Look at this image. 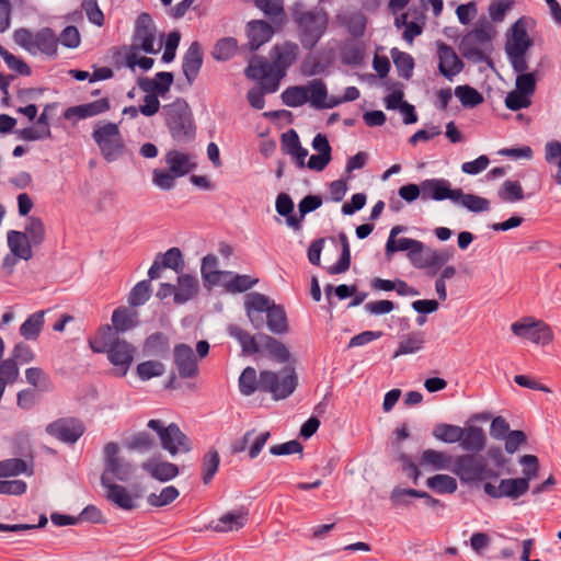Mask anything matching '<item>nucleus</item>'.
Segmentation results:
<instances>
[{
  "instance_id": "f257e3e1",
  "label": "nucleus",
  "mask_w": 561,
  "mask_h": 561,
  "mask_svg": "<svg viewBox=\"0 0 561 561\" xmlns=\"http://www.w3.org/2000/svg\"><path fill=\"white\" fill-rule=\"evenodd\" d=\"M298 56V44L294 42L277 44L271 50L272 62L262 59L252 60L245 69V76L249 79L257 80L264 91L273 93L277 91L279 81Z\"/></svg>"
},
{
  "instance_id": "f03ea898",
  "label": "nucleus",
  "mask_w": 561,
  "mask_h": 561,
  "mask_svg": "<svg viewBox=\"0 0 561 561\" xmlns=\"http://www.w3.org/2000/svg\"><path fill=\"white\" fill-rule=\"evenodd\" d=\"M533 46V41L527 34L526 23L523 19L517 20L507 34L505 53L510 64L517 73L515 79V89L522 93L533 96L536 91V72L528 70V49Z\"/></svg>"
},
{
  "instance_id": "7ed1b4c3",
  "label": "nucleus",
  "mask_w": 561,
  "mask_h": 561,
  "mask_svg": "<svg viewBox=\"0 0 561 561\" xmlns=\"http://www.w3.org/2000/svg\"><path fill=\"white\" fill-rule=\"evenodd\" d=\"M90 346L94 353H106L117 377H124L127 374L136 354L133 344L114 336L111 325L101 328L95 337L90 341Z\"/></svg>"
},
{
  "instance_id": "20e7f679",
  "label": "nucleus",
  "mask_w": 561,
  "mask_h": 561,
  "mask_svg": "<svg viewBox=\"0 0 561 561\" xmlns=\"http://www.w3.org/2000/svg\"><path fill=\"white\" fill-rule=\"evenodd\" d=\"M244 309L251 324L255 329L263 328L264 319L262 314L265 313L266 324L272 333L284 334L288 332V322L284 308L276 305L270 297L260 293H251L245 298Z\"/></svg>"
},
{
  "instance_id": "39448f33",
  "label": "nucleus",
  "mask_w": 561,
  "mask_h": 561,
  "mask_svg": "<svg viewBox=\"0 0 561 561\" xmlns=\"http://www.w3.org/2000/svg\"><path fill=\"white\" fill-rule=\"evenodd\" d=\"M293 21L297 25L298 38L305 49H312L327 32L329 15L322 8L304 10L296 8Z\"/></svg>"
},
{
  "instance_id": "423d86ee",
  "label": "nucleus",
  "mask_w": 561,
  "mask_h": 561,
  "mask_svg": "<svg viewBox=\"0 0 561 561\" xmlns=\"http://www.w3.org/2000/svg\"><path fill=\"white\" fill-rule=\"evenodd\" d=\"M165 124L172 138L178 142H188L195 137L192 112L187 102L176 99L163 106Z\"/></svg>"
},
{
  "instance_id": "0eeeda50",
  "label": "nucleus",
  "mask_w": 561,
  "mask_h": 561,
  "mask_svg": "<svg viewBox=\"0 0 561 561\" xmlns=\"http://www.w3.org/2000/svg\"><path fill=\"white\" fill-rule=\"evenodd\" d=\"M451 472L457 476L462 483L497 479L500 476L497 471L489 468L483 456L471 453L455 456Z\"/></svg>"
},
{
  "instance_id": "6e6552de",
  "label": "nucleus",
  "mask_w": 561,
  "mask_h": 561,
  "mask_svg": "<svg viewBox=\"0 0 561 561\" xmlns=\"http://www.w3.org/2000/svg\"><path fill=\"white\" fill-rule=\"evenodd\" d=\"M92 139L98 145L101 156L107 162H114L124 156L126 145L117 124L100 122L95 124Z\"/></svg>"
},
{
  "instance_id": "1a4fd4ad",
  "label": "nucleus",
  "mask_w": 561,
  "mask_h": 561,
  "mask_svg": "<svg viewBox=\"0 0 561 561\" xmlns=\"http://www.w3.org/2000/svg\"><path fill=\"white\" fill-rule=\"evenodd\" d=\"M117 443L110 442L103 447L104 470L101 474V483L118 480L127 482L134 474L135 468L131 462L121 455Z\"/></svg>"
},
{
  "instance_id": "9d476101",
  "label": "nucleus",
  "mask_w": 561,
  "mask_h": 561,
  "mask_svg": "<svg viewBox=\"0 0 561 561\" xmlns=\"http://www.w3.org/2000/svg\"><path fill=\"white\" fill-rule=\"evenodd\" d=\"M298 383L293 367H285L279 373L262 370L260 374V390L271 393L275 400L289 397Z\"/></svg>"
},
{
  "instance_id": "9b49d317",
  "label": "nucleus",
  "mask_w": 561,
  "mask_h": 561,
  "mask_svg": "<svg viewBox=\"0 0 561 561\" xmlns=\"http://www.w3.org/2000/svg\"><path fill=\"white\" fill-rule=\"evenodd\" d=\"M493 35V27L488 21L479 23L461 38L459 49L462 56L474 62L483 61L484 49L490 45Z\"/></svg>"
},
{
  "instance_id": "f8f14e48",
  "label": "nucleus",
  "mask_w": 561,
  "mask_h": 561,
  "mask_svg": "<svg viewBox=\"0 0 561 561\" xmlns=\"http://www.w3.org/2000/svg\"><path fill=\"white\" fill-rule=\"evenodd\" d=\"M536 478V470H524L522 478L502 479L497 484L485 482L483 484L484 493L492 499L517 500L525 495L529 490V482Z\"/></svg>"
},
{
  "instance_id": "ddd939ff",
  "label": "nucleus",
  "mask_w": 561,
  "mask_h": 561,
  "mask_svg": "<svg viewBox=\"0 0 561 561\" xmlns=\"http://www.w3.org/2000/svg\"><path fill=\"white\" fill-rule=\"evenodd\" d=\"M511 331L515 336L541 346L554 339L552 328L547 322L530 316L512 323Z\"/></svg>"
},
{
  "instance_id": "4468645a",
  "label": "nucleus",
  "mask_w": 561,
  "mask_h": 561,
  "mask_svg": "<svg viewBox=\"0 0 561 561\" xmlns=\"http://www.w3.org/2000/svg\"><path fill=\"white\" fill-rule=\"evenodd\" d=\"M147 426L158 434L161 446L172 456L178 453H188L192 449L190 439L176 424L171 423L165 426L161 420H150Z\"/></svg>"
},
{
  "instance_id": "2eb2a0df",
  "label": "nucleus",
  "mask_w": 561,
  "mask_h": 561,
  "mask_svg": "<svg viewBox=\"0 0 561 561\" xmlns=\"http://www.w3.org/2000/svg\"><path fill=\"white\" fill-rule=\"evenodd\" d=\"M157 30L156 25L148 13H141L136 21L131 50H142L147 54H157L162 47V43L158 42L154 47Z\"/></svg>"
},
{
  "instance_id": "dca6fc26",
  "label": "nucleus",
  "mask_w": 561,
  "mask_h": 561,
  "mask_svg": "<svg viewBox=\"0 0 561 561\" xmlns=\"http://www.w3.org/2000/svg\"><path fill=\"white\" fill-rule=\"evenodd\" d=\"M46 432L57 439L73 444L84 433V425L76 419H59L47 425Z\"/></svg>"
},
{
  "instance_id": "f3484780",
  "label": "nucleus",
  "mask_w": 561,
  "mask_h": 561,
  "mask_svg": "<svg viewBox=\"0 0 561 561\" xmlns=\"http://www.w3.org/2000/svg\"><path fill=\"white\" fill-rule=\"evenodd\" d=\"M174 365L181 378H194L198 374L197 357L187 344L174 346Z\"/></svg>"
},
{
  "instance_id": "a211bd4d",
  "label": "nucleus",
  "mask_w": 561,
  "mask_h": 561,
  "mask_svg": "<svg viewBox=\"0 0 561 561\" xmlns=\"http://www.w3.org/2000/svg\"><path fill=\"white\" fill-rule=\"evenodd\" d=\"M437 55L439 59L438 70L445 78L451 80L453 77L462 71L463 62L449 45L439 43Z\"/></svg>"
},
{
  "instance_id": "6ab92c4d",
  "label": "nucleus",
  "mask_w": 561,
  "mask_h": 561,
  "mask_svg": "<svg viewBox=\"0 0 561 561\" xmlns=\"http://www.w3.org/2000/svg\"><path fill=\"white\" fill-rule=\"evenodd\" d=\"M164 160L169 170L176 178L188 174L197 165L194 154L175 149L169 150L164 156Z\"/></svg>"
},
{
  "instance_id": "aec40b11",
  "label": "nucleus",
  "mask_w": 561,
  "mask_h": 561,
  "mask_svg": "<svg viewBox=\"0 0 561 561\" xmlns=\"http://www.w3.org/2000/svg\"><path fill=\"white\" fill-rule=\"evenodd\" d=\"M305 89L308 102L314 108H333L339 105V102L333 101V96L328 98L327 85L321 79L309 81Z\"/></svg>"
},
{
  "instance_id": "412c9836",
  "label": "nucleus",
  "mask_w": 561,
  "mask_h": 561,
  "mask_svg": "<svg viewBox=\"0 0 561 561\" xmlns=\"http://www.w3.org/2000/svg\"><path fill=\"white\" fill-rule=\"evenodd\" d=\"M141 468L151 478L160 482H168L176 478L180 473L179 467L175 463L164 461L158 458H152L142 462Z\"/></svg>"
},
{
  "instance_id": "4be33fe9",
  "label": "nucleus",
  "mask_w": 561,
  "mask_h": 561,
  "mask_svg": "<svg viewBox=\"0 0 561 561\" xmlns=\"http://www.w3.org/2000/svg\"><path fill=\"white\" fill-rule=\"evenodd\" d=\"M423 199L454 202L456 190L450 187L449 181L445 179H428L422 182Z\"/></svg>"
},
{
  "instance_id": "5701e85b",
  "label": "nucleus",
  "mask_w": 561,
  "mask_h": 561,
  "mask_svg": "<svg viewBox=\"0 0 561 561\" xmlns=\"http://www.w3.org/2000/svg\"><path fill=\"white\" fill-rule=\"evenodd\" d=\"M203 64V51L197 42H193L183 56L182 70L191 84L197 77Z\"/></svg>"
},
{
  "instance_id": "b1692460",
  "label": "nucleus",
  "mask_w": 561,
  "mask_h": 561,
  "mask_svg": "<svg viewBox=\"0 0 561 561\" xmlns=\"http://www.w3.org/2000/svg\"><path fill=\"white\" fill-rule=\"evenodd\" d=\"M460 447L471 454H479L486 445L484 431L476 425L462 427V437L459 440Z\"/></svg>"
},
{
  "instance_id": "393cba45",
  "label": "nucleus",
  "mask_w": 561,
  "mask_h": 561,
  "mask_svg": "<svg viewBox=\"0 0 561 561\" xmlns=\"http://www.w3.org/2000/svg\"><path fill=\"white\" fill-rule=\"evenodd\" d=\"M455 456L436 449H425L421 455L420 465L436 471L450 470Z\"/></svg>"
},
{
  "instance_id": "a878e982",
  "label": "nucleus",
  "mask_w": 561,
  "mask_h": 561,
  "mask_svg": "<svg viewBox=\"0 0 561 561\" xmlns=\"http://www.w3.org/2000/svg\"><path fill=\"white\" fill-rule=\"evenodd\" d=\"M7 243L10 252L23 261H30L33 257V244L22 231L9 230L7 232Z\"/></svg>"
},
{
  "instance_id": "bb28decb",
  "label": "nucleus",
  "mask_w": 561,
  "mask_h": 561,
  "mask_svg": "<svg viewBox=\"0 0 561 561\" xmlns=\"http://www.w3.org/2000/svg\"><path fill=\"white\" fill-rule=\"evenodd\" d=\"M110 107L111 106L108 99L102 98L90 103H84L67 108V111L65 112V117L70 118L72 116H76L79 119H84L88 117H93L102 113H105L110 110Z\"/></svg>"
},
{
  "instance_id": "cd10ccee",
  "label": "nucleus",
  "mask_w": 561,
  "mask_h": 561,
  "mask_svg": "<svg viewBox=\"0 0 561 561\" xmlns=\"http://www.w3.org/2000/svg\"><path fill=\"white\" fill-rule=\"evenodd\" d=\"M274 34L272 26L265 21H251L248 23V37L251 50L259 49L268 42Z\"/></svg>"
},
{
  "instance_id": "c85d7f7f",
  "label": "nucleus",
  "mask_w": 561,
  "mask_h": 561,
  "mask_svg": "<svg viewBox=\"0 0 561 561\" xmlns=\"http://www.w3.org/2000/svg\"><path fill=\"white\" fill-rule=\"evenodd\" d=\"M101 484L105 489V497L111 503L127 511L135 507L134 499L125 486L116 484L114 481Z\"/></svg>"
},
{
  "instance_id": "c756f323",
  "label": "nucleus",
  "mask_w": 561,
  "mask_h": 561,
  "mask_svg": "<svg viewBox=\"0 0 561 561\" xmlns=\"http://www.w3.org/2000/svg\"><path fill=\"white\" fill-rule=\"evenodd\" d=\"M32 461L20 458H9L0 461V478H12L20 474L33 476Z\"/></svg>"
},
{
  "instance_id": "7c9ffc66",
  "label": "nucleus",
  "mask_w": 561,
  "mask_h": 561,
  "mask_svg": "<svg viewBox=\"0 0 561 561\" xmlns=\"http://www.w3.org/2000/svg\"><path fill=\"white\" fill-rule=\"evenodd\" d=\"M248 520V513L243 510L224 514L214 525V530L219 533L236 531L241 529Z\"/></svg>"
},
{
  "instance_id": "2f4dec72",
  "label": "nucleus",
  "mask_w": 561,
  "mask_h": 561,
  "mask_svg": "<svg viewBox=\"0 0 561 561\" xmlns=\"http://www.w3.org/2000/svg\"><path fill=\"white\" fill-rule=\"evenodd\" d=\"M257 283L248 275H239L227 271L218 286H222L228 293H243Z\"/></svg>"
},
{
  "instance_id": "473e14b6",
  "label": "nucleus",
  "mask_w": 561,
  "mask_h": 561,
  "mask_svg": "<svg viewBox=\"0 0 561 561\" xmlns=\"http://www.w3.org/2000/svg\"><path fill=\"white\" fill-rule=\"evenodd\" d=\"M137 312L126 307H118L113 311L111 327L114 331V336H117L118 332H126L135 328L138 323Z\"/></svg>"
},
{
  "instance_id": "72a5a7b5",
  "label": "nucleus",
  "mask_w": 561,
  "mask_h": 561,
  "mask_svg": "<svg viewBox=\"0 0 561 561\" xmlns=\"http://www.w3.org/2000/svg\"><path fill=\"white\" fill-rule=\"evenodd\" d=\"M198 291V280L188 274H181L175 286L174 301L176 304H185L192 299Z\"/></svg>"
},
{
  "instance_id": "f704fd0d",
  "label": "nucleus",
  "mask_w": 561,
  "mask_h": 561,
  "mask_svg": "<svg viewBox=\"0 0 561 561\" xmlns=\"http://www.w3.org/2000/svg\"><path fill=\"white\" fill-rule=\"evenodd\" d=\"M453 203L458 204L472 213L490 210L489 199L474 194H466L460 188H456Z\"/></svg>"
},
{
  "instance_id": "c9c22d12",
  "label": "nucleus",
  "mask_w": 561,
  "mask_h": 561,
  "mask_svg": "<svg viewBox=\"0 0 561 561\" xmlns=\"http://www.w3.org/2000/svg\"><path fill=\"white\" fill-rule=\"evenodd\" d=\"M58 39L50 28H43L35 34L31 54L43 53L53 56L57 51Z\"/></svg>"
},
{
  "instance_id": "e433bc0d",
  "label": "nucleus",
  "mask_w": 561,
  "mask_h": 561,
  "mask_svg": "<svg viewBox=\"0 0 561 561\" xmlns=\"http://www.w3.org/2000/svg\"><path fill=\"white\" fill-rule=\"evenodd\" d=\"M228 332L230 336L240 343L244 354H254L260 351L259 335H251L248 331L237 324H230L228 327Z\"/></svg>"
},
{
  "instance_id": "4c0bfd02",
  "label": "nucleus",
  "mask_w": 561,
  "mask_h": 561,
  "mask_svg": "<svg viewBox=\"0 0 561 561\" xmlns=\"http://www.w3.org/2000/svg\"><path fill=\"white\" fill-rule=\"evenodd\" d=\"M260 350H265L278 363H286L290 353L288 348L276 339L267 334H259Z\"/></svg>"
},
{
  "instance_id": "58836bf2",
  "label": "nucleus",
  "mask_w": 561,
  "mask_h": 561,
  "mask_svg": "<svg viewBox=\"0 0 561 561\" xmlns=\"http://www.w3.org/2000/svg\"><path fill=\"white\" fill-rule=\"evenodd\" d=\"M425 337L424 333L416 331L405 334L399 342L398 350L394 352L393 357L401 355H409L420 352L424 346Z\"/></svg>"
},
{
  "instance_id": "ea45409f",
  "label": "nucleus",
  "mask_w": 561,
  "mask_h": 561,
  "mask_svg": "<svg viewBox=\"0 0 561 561\" xmlns=\"http://www.w3.org/2000/svg\"><path fill=\"white\" fill-rule=\"evenodd\" d=\"M276 211L286 217V224L289 228L294 230L301 229V219H298L295 215H293L294 210V202L291 197L286 193H280L276 198Z\"/></svg>"
},
{
  "instance_id": "a19ab883",
  "label": "nucleus",
  "mask_w": 561,
  "mask_h": 561,
  "mask_svg": "<svg viewBox=\"0 0 561 561\" xmlns=\"http://www.w3.org/2000/svg\"><path fill=\"white\" fill-rule=\"evenodd\" d=\"M218 260L215 255L208 254L202 261L201 273L203 279L211 286H218L227 271L217 270Z\"/></svg>"
},
{
  "instance_id": "79ce46f5",
  "label": "nucleus",
  "mask_w": 561,
  "mask_h": 561,
  "mask_svg": "<svg viewBox=\"0 0 561 561\" xmlns=\"http://www.w3.org/2000/svg\"><path fill=\"white\" fill-rule=\"evenodd\" d=\"M545 160L557 168L552 179L561 185V142L559 140H550L545 145Z\"/></svg>"
},
{
  "instance_id": "37998d69",
  "label": "nucleus",
  "mask_w": 561,
  "mask_h": 561,
  "mask_svg": "<svg viewBox=\"0 0 561 561\" xmlns=\"http://www.w3.org/2000/svg\"><path fill=\"white\" fill-rule=\"evenodd\" d=\"M22 233L27 237L34 247L41 245L46 238V230L41 218L31 216L26 219L24 231Z\"/></svg>"
},
{
  "instance_id": "c03bdc74",
  "label": "nucleus",
  "mask_w": 561,
  "mask_h": 561,
  "mask_svg": "<svg viewBox=\"0 0 561 561\" xmlns=\"http://www.w3.org/2000/svg\"><path fill=\"white\" fill-rule=\"evenodd\" d=\"M390 55L397 68L399 77L403 79H410L413 75L414 69L413 57L408 53L399 50L398 48H392L390 50Z\"/></svg>"
},
{
  "instance_id": "a18cd8bd",
  "label": "nucleus",
  "mask_w": 561,
  "mask_h": 561,
  "mask_svg": "<svg viewBox=\"0 0 561 561\" xmlns=\"http://www.w3.org/2000/svg\"><path fill=\"white\" fill-rule=\"evenodd\" d=\"M45 311L31 314L20 327V334L26 340H36L44 325Z\"/></svg>"
},
{
  "instance_id": "49530a36",
  "label": "nucleus",
  "mask_w": 561,
  "mask_h": 561,
  "mask_svg": "<svg viewBox=\"0 0 561 561\" xmlns=\"http://www.w3.org/2000/svg\"><path fill=\"white\" fill-rule=\"evenodd\" d=\"M142 348L148 356H163L169 351V340L163 333H153L146 339Z\"/></svg>"
},
{
  "instance_id": "de8ad7c7",
  "label": "nucleus",
  "mask_w": 561,
  "mask_h": 561,
  "mask_svg": "<svg viewBox=\"0 0 561 561\" xmlns=\"http://www.w3.org/2000/svg\"><path fill=\"white\" fill-rule=\"evenodd\" d=\"M432 435L446 444L459 443L462 437V427L454 424L439 423L437 424Z\"/></svg>"
},
{
  "instance_id": "09e8293b",
  "label": "nucleus",
  "mask_w": 561,
  "mask_h": 561,
  "mask_svg": "<svg viewBox=\"0 0 561 561\" xmlns=\"http://www.w3.org/2000/svg\"><path fill=\"white\" fill-rule=\"evenodd\" d=\"M426 485L439 494H451L456 492L457 480L448 474H435L426 480Z\"/></svg>"
},
{
  "instance_id": "8fccbe9b",
  "label": "nucleus",
  "mask_w": 561,
  "mask_h": 561,
  "mask_svg": "<svg viewBox=\"0 0 561 561\" xmlns=\"http://www.w3.org/2000/svg\"><path fill=\"white\" fill-rule=\"evenodd\" d=\"M455 95L463 107L473 108L483 103V95L474 88L463 84L455 88Z\"/></svg>"
},
{
  "instance_id": "3c124183",
  "label": "nucleus",
  "mask_w": 561,
  "mask_h": 561,
  "mask_svg": "<svg viewBox=\"0 0 561 561\" xmlns=\"http://www.w3.org/2000/svg\"><path fill=\"white\" fill-rule=\"evenodd\" d=\"M156 259L160 261L163 268H171L178 274H181L185 266L183 254L181 250L175 247L170 248L164 253L158 254Z\"/></svg>"
},
{
  "instance_id": "603ef678",
  "label": "nucleus",
  "mask_w": 561,
  "mask_h": 561,
  "mask_svg": "<svg viewBox=\"0 0 561 561\" xmlns=\"http://www.w3.org/2000/svg\"><path fill=\"white\" fill-rule=\"evenodd\" d=\"M422 248V242L419 240L410 239V238H399L392 240V238H388L386 243V255L388 259L398 251H408L411 253L417 249Z\"/></svg>"
},
{
  "instance_id": "864d4df0",
  "label": "nucleus",
  "mask_w": 561,
  "mask_h": 561,
  "mask_svg": "<svg viewBox=\"0 0 561 561\" xmlns=\"http://www.w3.org/2000/svg\"><path fill=\"white\" fill-rule=\"evenodd\" d=\"M339 239L342 247V253L340 260L334 265L329 267L328 271L331 275L345 273L351 265V250L347 236L344 232H341L339 234Z\"/></svg>"
},
{
  "instance_id": "5fc2aeb1",
  "label": "nucleus",
  "mask_w": 561,
  "mask_h": 561,
  "mask_svg": "<svg viewBox=\"0 0 561 561\" xmlns=\"http://www.w3.org/2000/svg\"><path fill=\"white\" fill-rule=\"evenodd\" d=\"M179 495V490L173 485H169L163 488L159 493H150L147 496V503L154 507H162L174 502Z\"/></svg>"
},
{
  "instance_id": "6e6d98bb",
  "label": "nucleus",
  "mask_w": 561,
  "mask_h": 561,
  "mask_svg": "<svg viewBox=\"0 0 561 561\" xmlns=\"http://www.w3.org/2000/svg\"><path fill=\"white\" fill-rule=\"evenodd\" d=\"M165 366L159 360H146L139 363L136 367V374L142 381H148L151 378L160 377L164 374Z\"/></svg>"
},
{
  "instance_id": "4d7b16f0",
  "label": "nucleus",
  "mask_w": 561,
  "mask_h": 561,
  "mask_svg": "<svg viewBox=\"0 0 561 561\" xmlns=\"http://www.w3.org/2000/svg\"><path fill=\"white\" fill-rule=\"evenodd\" d=\"M239 389L243 396H251L256 390H260V378L257 379L256 370L253 367H247L241 373Z\"/></svg>"
},
{
  "instance_id": "13d9d810",
  "label": "nucleus",
  "mask_w": 561,
  "mask_h": 561,
  "mask_svg": "<svg viewBox=\"0 0 561 561\" xmlns=\"http://www.w3.org/2000/svg\"><path fill=\"white\" fill-rule=\"evenodd\" d=\"M220 463V457L216 449H209L203 457L202 472L203 482L208 484L214 478Z\"/></svg>"
},
{
  "instance_id": "bf43d9fd",
  "label": "nucleus",
  "mask_w": 561,
  "mask_h": 561,
  "mask_svg": "<svg viewBox=\"0 0 561 561\" xmlns=\"http://www.w3.org/2000/svg\"><path fill=\"white\" fill-rule=\"evenodd\" d=\"M497 195L500 199L507 203H515L524 199L523 187L517 181H505L500 187Z\"/></svg>"
},
{
  "instance_id": "052dcab7",
  "label": "nucleus",
  "mask_w": 561,
  "mask_h": 561,
  "mask_svg": "<svg viewBox=\"0 0 561 561\" xmlns=\"http://www.w3.org/2000/svg\"><path fill=\"white\" fill-rule=\"evenodd\" d=\"M305 85L289 87L282 93L284 104L290 107H298L308 102Z\"/></svg>"
},
{
  "instance_id": "680f3d73",
  "label": "nucleus",
  "mask_w": 561,
  "mask_h": 561,
  "mask_svg": "<svg viewBox=\"0 0 561 561\" xmlns=\"http://www.w3.org/2000/svg\"><path fill=\"white\" fill-rule=\"evenodd\" d=\"M255 5L262 10L265 15L274 22H283L284 8L283 0H255Z\"/></svg>"
},
{
  "instance_id": "e2e57ef3",
  "label": "nucleus",
  "mask_w": 561,
  "mask_h": 561,
  "mask_svg": "<svg viewBox=\"0 0 561 561\" xmlns=\"http://www.w3.org/2000/svg\"><path fill=\"white\" fill-rule=\"evenodd\" d=\"M237 41L233 37L219 39L213 50V57L216 60H228L237 51Z\"/></svg>"
},
{
  "instance_id": "0e129e2a",
  "label": "nucleus",
  "mask_w": 561,
  "mask_h": 561,
  "mask_svg": "<svg viewBox=\"0 0 561 561\" xmlns=\"http://www.w3.org/2000/svg\"><path fill=\"white\" fill-rule=\"evenodd\" d=\"M150 282L141 280L134 286L131 289L128 302L133 307H138L144 305L150 298Z\"/></svg>"
},
{
  "instance_id": "69168bd1",
  "label": "nucleus",
  "mask_w": 561,
  "mask_h": 561,
  "mask_svg": "<svg viewBox=\"0 0 561 561\" xmlns=\"http://www.w3.org/2000/svg\"><path fill=\"white\" fill-rule=\"evenodd\" d=\"M20 139L25 141H35L50 138L51 131L49 126H32L15 131Z\"/></svg>"
},
{
  "instance_id": "338daca9",
  "label": "nucleus",
  "mask_w": 561,
  "mask_h": 561,
  "mask_svg": "<svg viewBox=\"0 0 561 561\" xmlns=\"http://www.w3.org/2000/svg\"><path fill=\"white\" fill-rule=\"evenodd\" d=\"M19 366L10 357L0 363V382L5 387L15 382L19 378Z\"/></svg>"
},
{
  "instance_id": "774afa93",
  "label": "nucleus",
  "mask_w": 561,
  "mask_h": 561,
  "mask_svg": "<svg viewBox=\"0 0 561 561\" xmlns=\"http://www.w3.org/2000/svg\"><path fill=\"white\" fill-rule=\"evenodd\" d=\"M505 106L511 111H519L531 105V96L519 91L513 90L505 98Z\"/></svg>"
}]
</instances>
